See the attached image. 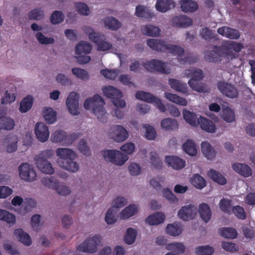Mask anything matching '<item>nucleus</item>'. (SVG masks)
I'll return each instance as SVG.
<instances>
[{
    "mask_svg": "<svg viewBox=\"0 0 255 255\" xmlns=\"http://www.w3.org/2000/svg\"><path fill=\"white\" fill-rule=\"evenodd\" d=\"M56 153L60 158L57 163L60 167L72 172H76L79 170L78 164L73 161L77 155L73 150L67 148H58Z\"/></svg>",
    "mask_w": 255,
    "mask_h": 255,
    "instance_id": "nucleus-1",
    "label": "nucleus"
},
{
    "mask_svg": "<svg viewBox=\"0 0 255 255\" xmlns=\"http://www.w3.org/2000/svg\"><path fill=\"white\" fill-rule=\"evenodd\" d=\"M104 105L105 101L103 98L99 95L96 94L92 98H88L85 101L84 107L89 110L92 106L93 113L100 122L105 123L108 119V114L104 109Z\"/></svg>",
    "mask_w": 255,
    "mask_h": 255,
    "instance_id": "nucleus-2",
    "label": "nucleus"
},
{
    "mask_svg": "<svg viewBox=\"0 0 255 255\" xmlns=\"http://www.w3.org/2000/svg\"><path fill=\"white\" fill-rule=\"evenodd\" d=\"M147 44L153 50L157 51L168 50L170 53L178 55V57L184 53V50L181 46L166 44L164 41L162 40L149 39L147 41Z\"/></svg>",
    "mask_w": 255,
    "mask_h": 255,
    "instance_id": "nucleus-3",
    "label": "nucleus"
},
{
    "mask_svg": "<svg viewBox=\"0 0 255 255\" xmlns=\"http://www.w3.org/2000/svg\"><path fill=\"white\" fill-rule=\"evenodd\" d=\"M53 154L54 151L52 149H47L41 151L39 154L35 156V164L41 172L49 174L54 172V169L51 162L48 161Z\"/></svg>",
    "mask_w": 255,
    "mask_h": 255,
    "instance_id": "nucleus-4",
    "label": "nucleus"
},
{
    "mask_svg": "<svg viewBox=\"0 0 255 255\" xmlns=\"http://www.w3.org/2000/svg\"><path fill=\"white\" fill-rule=\"evenodd\" d=\"M188 77L190 78L188 84L192 90L199 92H206L205 87L203 84L199 83V81L204 77L203 71L199 68L192 67L186 71Z\"/></svg>",
    "mask_w": 255,
    "mask_h": 255,
    "instance_id": "nucleus-5",
    "label": "nucleus"
},
{
    "mask_svg": "<svg viewBox=\"0 0 255 255\" xmlns=\"http://www.w3.org/2000/svg\"><path fill=\"white\" fill-rule=\"evenodd\" d=\"M84 31L88 35L89 39L96 44L98 51H105L112 48V44L103 40L105 39L103 34L95 32L93 28L89 26H85Z\"/></svg>",
    "mask_w": 255,
    "mask_h": 255,
    "instance_id": "nucleus-6",
    "label": "nucleus"
},
{
    "mask_svg": "<svg viewBox=\"0 0 255 255\" xmlns=\"http://www.w3.org/2000/svg\"><path fill=\"white\" fill-rule=\"evenodd\" d=\"M104 159L107 162H111L116 165H121L128 159L127 154L117 150H105L101 151Z\"/></svg>",
    "mask_w": 255,
    "mask_h": 255,
    "instance_id": "nucleus-7",
    "label": "nucleus"
},
{
    "mask_svg": "<svg viewBox=\"0 0 255 255\" xmlns=\"http://www.w3.org/2000/svg\"><path fill=\"white\" fill-rule=\"evenodd\" d=\"M103 92L105 96L110 98L112 103L117 108H124L126 102L122 99L123 94L121 91L112 86H109L103 89Z\"/></svg>",
    "mask_w": 255,
    "mask_h": 255,
    "instance_id": "nucleus-8",
    "label": "nucleus"
},
{
    "mask_svg": "<svg viewBox=\"0 0 255 255\" xmlns=\"http://www.w3.org/2000/svg\"><path fill=\"white\" fill-rule=\"evenodd\" d=\"M42 183L46 187L54 189L59 195L65 196L70 193V189L63 184H60L54 177H43L41 179Z\"/></svg>",
    "mask_w": 255,
    "mask_h": 255,
    "instance_id": "nucleus-9",
    "label": "nucleus"
},
{
    "mask_svg": "<svg viewBox=\"0 0 255 255\" xmlns=\"http://www.w3.org/2000/svg\"><path fill=\"white\" fill-rule=\"evenodd\" d=\"M166 63L157 59H151L143 63V66L145 69L150 72H158L159 73L169 74L171 72L170 68H166Z\"/></svg>",
    "mask_w": 255,
    "mask_h": 255,
    "instance_id": "nucleus-10",
    "label": "nucleus"
},
{
    "mask_svg": "<svg viewBox=\"0 0 255 255\" xmlns=\"http://www.w3.org/2000/svg\"><path fill=\"white\" fill-rule=\"evenodd\" d=\"M136 99L149 103H155L156 106L161 112H165L166 110L165 106L162 103L161 100L153 96L149 92L138 91L135 94Z\"/></svg>",
    "mask_w": 255,
    "mask_h": 255,
    "instance_id": "nucleus-11",
    "label": "nucleus"
},
{
    "mask_svg": "<svg viewBox=\"0 0 255 255\" xmlns=\"http://www.w3.org/2000/svg\"><path fill=\"white\" fill-rule=\"evenodd\" d=\"M101 237L96 235L93 238L87 239L80 245L77 250L84 253H94L97 251V246L100 243Z\"/></svg>",
    "mask_w": 255,
    "mask_h": 255,
    "instance_id": "nucleus-12",
    "label": "nucleus"
},
{
    "mask_svg": "<svg viewBox=\"0 0 255 255\" xmlns=\"http://www.w3.org/2000/svg\"><path fill=\"white\" fill-rule=\"evenodd\" d=\"M217 88L220 92L226 97L234 99L238 96V91L234 85L224 82L219 81Z\"/></svg>",
    "mask_w": 255,
    "mask_h": 255,
    "instance_id": "nucleus-13",
    "label": "nucleus"
},
{
    "mask_svg": "<svg viewBox=\"0 0 255 255\" xmlns=\"http://www.w3.org/2000/svg\"><path fill=\"white\" fill-rule=\"evenodd\" d=\"M19 176L25 181H32L36 178V174L33 167L27 163H21L19 167Z\"/></svg>",
    "mask_w": 255,
    "mask_h": 255,
    "instance_id": "nucleus-14",
    "label": "nucleus"
},
{
    "mask_svg": "<svg viewBox=\"0 0 255 255\" xmlns=\"http://www.w3.org/2000/svg\"><path fill=\"white\" fill-rule=\"evenodd\" d=\"M79 95L75 92H71L68 95L66 104L70 114L73 115H78L79 111Z\"/></svg>",
    "mask_w": 255,
    "mask_h": 255,
    "instance_id": "nucleus-15",
    "label": "nucleus"
},
{
    "mask_svg": "<svg viewBox=\"0 0 255 255\" xmlns=\"http://www.w3.org/2000/svg\"><path fill=\"white\" fill-rule=\"evenodd\" d=\"M111 135L112 138L117 142H123L128 137V131L122 126H115L111 128Z\"/></svg>",
    "mask_w": 255,
    "mask_h": 255,
    "instance_id": "nucleus-16",
    "label": "nucleus"
},
{
    "mask_svg": "<svg viewBox=\"0 0 255 255\" xmlns=\"http://www.w3.org/2000/svg\"><path fill=\"white\" fill-rule=\"evenodd\" d=\"M197 213V208L191 204L182 207L178 213L179 218L184 221L193 219Z\"/></svg>",
    "mask_w": 255,
    "mask_h": 255,
    "instance_id": "nucleus-17",
    "label": "nucleus"
},
{
    "mask_svg": "<svg viewBox=\"0 0 255 255\" xmlns=\"http://www.w3.org/2000/svg\"><path fill=\"white\" fill-rule=\"evenodd\" d=\"M34 131L39 141L44 142L49 136L48 127L44 123L38 122L35 127Z\"/></svg>",
    "mask_w": 255,
    "mask_h": 255,
    "instance_id": "nucleus-18",
    "label": "nucleus"
},
{
    "mask_svg": "<svg viewBox=\"0 0 255 255\" xmlns=\"http://www.w3.org/2000/svg\"><path fill=\"white\" fill-rule=\"evenodd\" d=\"M222 48L218 46H214L213 50L206 52L204 58L206 61L209 62H220L222 60Z\"/></svg>",
    "mask_w": 255,
    "mask_h": 255,
    "instance_id": "nucleus-19",
    "label": "nucleus"
},
{
    "mask_svg": "<svg viewBox=\"0 0 255 255\" xmlns=\"http://www.w3.org/2000/svg\"><path fill=\"white\" fill-rule=\"evenodd\" d=\"M217 32L219 34L231 39H237L240 36L239 30L226 26L218 28Z\"/></svg>",
    "mask_w": 255,
    "mask_h": 255,
    "instance_id": "nucleus-20",
    "label": "nucleus"
},
{
    "mask_svg": "<svg viewBox=\"0 0 255 255\" xmlns=\"http://www.w3.org/2000/svg\"><path fill=\"white\" fill-rule=\"evenodd\" d=\"M197 123L200 125V128L202 130L210 133L215 132L216 126L214 123L212 121L206 118L200 117L198 120Z\"/></svg>",
    "mask_w": 255,
    "mask_h": 255,
    "instance_id": "nucleus-21",
    "label": "nucleus"
},
{
    "mask_svg": "<svg viewBox=\"0 0 255 255\" xmlns=\"http://www.w3.org/2000/svg\"><path fill=\"white\" fill-rule=\"evenodd\" d=\"M192 24V19L185 15L175 16L172 18V25L173 26L186 27Z\"/></svg>",
    "mask_w": 255,
    "mask_h": 255,
    "instance_id": "nucleus-22",
    "label": "nucleus"
},
{
    "mask_svg": "<svg viewBox=\"0 0 255 255\" xmlns=\"http://www.w3.org/2000/svg\"><path fill=\"white\" fill-rule=\"evenodd\" d=\"M165 161L168 165L176 170L181 169L185 166V161L176 156H166Z\"/></svg>",
    "mask_w": 255,
    "mask_h": 255,
    "instance_id": "nucleus-23",
    "label": "nucleus"
},
{
    "mask_svg": "<svg viewBox=\"0 0 255 255\" xmlns=\"http://www.w3.org/2000/svg\"><path fill=\"white\" fill-rule=\"evenodd\" d=\"M232 168L236 172L245 177H249L252 175V169L246 164L236 163L232 165Z\"/></svg>",
    "mask_w": 255,
    "mask_h": 255,
    "instance_id": "nucleus-24",
    "label": "nucleus"
},
{
    "mask_svg": "<svg viewBox=\"0 0 255 255\" xmlns=\"http://www.w3.org/2000/svg\"><path fill=\"white\" fill-rule=\"evenodd\" d=\"M180 4L182 10L185 12L195 11L198 8V3L192 0H181Z\"/></svg>",
    "mask_w": 255,
    "mask_h": 255,
    "instance_id": "nucleus-25",
    "label": "nucleus"
},
{
    "mask_svg": "<svg viewBox=\"0 0 255 255\" xmlns=\"http://www.w3.org/2000/svg\"><path fill=\"white\" fill-rule=\"evenodd\" d=\"M14 235L22 243L26 246H30L32 244L30 237L21 229H15Z\"/></svg>",
    "mask_w": 255,
    "mask_h": 255,
    "instance_id": "nucleus-26",
    "label": "nucleus"
},
{
    "mask_svg": "<svg viewBox=\"0 0 255 255\" xmlns=\"http://www.w3.org/2000/svg\"><path fill=\"white\" fill-rule=\"evenodd\" d=\"M174 2L172 0H158L155 5L157 10L163 12L174 7Z\"/></svg>",
    "mask_w": 255,
    "mask_h": 255,
    "instance_id": "nucleus-27",
    "label": "nucleus"
},
{
    "mask_svg": "<svg viewBox=\"0 0 255 255\" xmlns=\"http://www.w3.org/2000/svg\"><path fill=\"white\" fill-rule=\"evenodd\" d=\"M168 84L171 88L176 91L183 93H186L188 91L186 84L183 83L178 80L170 78L168 80Z\"/></svg>",
    "mask_w": 255,
    "mask_h": 255,
    "instance_id": "nucleus-28",
    "label": "nucleus"
},
{
    "mask_svg": "<svg viewBox=\"0 0 255 255\" xmlns=\"http://www.w3.org/2000/svg\"><path fill=\"white\" fill-rule=\"evenodd\" d=\"M199 213L202 219L206 223L209 222L211 217V211L206 203H202L199 207Z\"/></svg>",
    "mask_w": 255,
    "mask_h": 255,
    "instance_id": "nucleus-29",
    "label": "nucleus"
},
{
    "mask_svg": "<svg viewBox=\"0 0 255 255\" xmlns=\"http://www.w3.org/2000/svg\"><path fill=\"white\" fill-rule=\"evenodd\" d=\"M164 220V215L162 213L157 212L149 215L146 219V222L150 225H156L163 223Z\"/></svg>",
    "mask_w": 255,
    "mask_h": 255,
    "instance_id": "nucleus-30",
    "label": "nucleus"
},
{
    "mask_svg": "<svg viewBox=\"0 0 255 255\" xmlns=\"http://www.w3.org/2000/svg\"><path fill=\"white\" fill-rule=\"evenodd\" d=\"M222 47L224 50H233L236 52H239L243 48V45L240 43L226 40L222 42Z\"/></svg>",
    "mask_w": 255,
    "mask_h": 255,
    "instance_id": "nucleus-31",
    "label": "nucleus"
},
{
    "mask_svg": "<svg viewBox=\"0 0 255 255\" xmlns=\"http://www.w3.org/2000/svg\"><path fill=\"white\" fill-rule=\"evenodd\" d=\"M92 50V46L86 41H80L75 47V53L76 55H81L82 53L89 54Z\"/></svg>",
    "mask_w": 255,
    "mask_h": 255,
    "instance_id": "nucleus-32",
    "label": "nucleus"
},
{
    "mask_svg": "<svg viewBox=\"0 0 255 255\" xmlns=\"http://www.w3.org/2000/svg\"><path fill=\"white\" fill-rule=\"evenodd\" d=\"M201 150L203 154L208 159H213L216 155L214 148L207 142L204 141L201 143Z\"/></svg>",
    "mask_w": 255,
    "mask_h": 255,
    "instance_id": "nucleus-33",
    "label": "nucleus"
},
{
    "mask_svg": "<svg viewBox=\"0 0 255 255\" xmlns=\"http://www.w3.org/2000/svg\"><path fill=\"white\" fill-rule=\"evenodd\" d=\"M207 175L209 178L213 180L214 182L221 185H225L227 180L220 173L216 171L214 169H210L207 173Z\"/></svg>",
    "mask_w": 255,
    "mask_h": 255,
    "instance_id": "nucleus-34",
    "label": "nucleus"
},
{
    "mask_svg": "<svg viewBox=\"0 0 255 255\" xmlns=\"http://www.w3.org/2000/svg\"><path fill=\"white\" fill-rule=\"evenodd\" d=\"M104 22L105 26L112 30H117L121 26V22L112 16L106 17Z\"/></svg>",
    "mask_w": 255,
    "mask_h": 255,
    "instance_id": "nucleus-35",
    "label": "nucleus"
},
{
    "mask_svg": "<svg viewBox=\"0 0 255 255\" xmlns=\"http://www.w3.org/2000/svg\"><path fill=\"white\" fill-rule=\"evenodd\" d=\"M191 184L196 188L202 189L206 185L205 179L199 174H195L190 179Z\"/></svg>",
    "mask_w": 255,
    "mask_h": 255,
    "instance_id": "nucleus-36",
    "label": "nucleus"
},
{
    "mask_svg": "<svg viewBox=\"0 0 255 255\" xmlns=\"http://www.w3.org/2000/svg\"><path fill=\"white\" fill-rule=\"evenodd\" d=\"M160 31V29L157 26L152 25H147L141 27V31L143 34L150 36H157Z\"/></svg>",
    "mask_w": 255,
    "mask_h": 255,
    "instance_id": "nucleus-37",
    "label": "nucleus"
},
{
    "mask_svg": "<svg viewBox=\"0 0 255 255\" xmlns=\"http://www.w3.org/2000/svg\"><path fill=\"white\" fill-rule=\"evenodd\" d=\"M135 14L136 16L145 19L151 18L153 14L143 5H138L135 8Z\"/></svg>",
    "mask_w": 255,
    "mask_h": 255,
    "instance_id": "nucleus-38",
    "label": "nucleus"
},
{
    "mask_svg": "<svg viewBox=\"0 0 255 255\" xmlns=\"http://www.w3.org/2000/svg\"><path fill=\"white\" fill-rule=\"evenodd\" d=\"M161 127L166 130H171L178 128V124L174 119L165 118L161 122Z\"/></svg>",
    "mask_w": 255,
    "mask_h": 255,
    "instance_id": "nucleus-39",
    "label": "nucleus"
},
{
    "mask_svg": "<svg viewBox=\"0 0 255 255\" xmlns=\"http://www.w3.org/2000/svg\"><path fill=\"white\" fill-rule=\"evenodd\" d=\"M166 233L171 236H178L182 232L181 225L178 224H168L166 228Z\"/></svg>",
    "mask_w": 255,
    "mask_h": 255,
    "instance_id": "nucleus-40",
    "label": "nucleus"
},
{
    "mask_svg": "<svg viewBox=\"0 0 255 255\" xmlns=\"http://www.w3.org/2000/svg\"><path fill=\"white\" fill-rule=\"evenodd\" d=\"M183 150L188 154L191 156H194L197 153L196 145L191 140H187L182 145Z\"/></svg>",
    "mask_w": 255,
    "mask_h": 255,
    "instance_id": "nucleus-41",
    "label": "nucleus"
},
{
    "mask_svg": "<svg viewBox=\"0 0 255 255\" xmlns=\"http://www.w3.org/2000/svg\"><path fill=\"white\" fill-rule=\"evenodd\" d=\"M165 97L169 101L181 106H186L187 101L184 98L170 93H165Z\"/></svg>",
    "mask_w": 255,
    "mask_h": 255,
    "instance_id": "nucleus-42",
    "label": "nucleus"
},
{
    "mask_svg": "<svg viewBox=\"0 0 255 255\" xmlns=\"http://www.w3.org/2000/svg\"><path fill=\"white\" fill-rule=\"evenodd\" d=\"M43 117L48 124H51L56 121L57 115L52 108H48L43 111Z\"/></svg>",
    "mask_w": 255,
    "mask_h": 255,
    "instance_id": "nucleus-43",
    "label": "nucleus"
},
{
    "mask_svg": "<svg viewBox=\"0 0 255 255\" xmlns=\"http://www.w3.org/2000/svg\"><path fill=\"white\" fill-rule=\"evenodd\" d=\"M33 98L31 96H28L24 98L20 103L19 111L21 113H25L32 106Z\"/></svg>",
    "mask_w": 255,
    "mask_h": 255,
    "instance_id": "nucleus-44",
    "label": "nucleus"
},
{
    "mask_svg": "<svg viewBox=\"0 0 255 255\" xmlns=\"http://www.w3.org/2000/svg\"><path fill=\"white\" fill-rule=\"evenodd\" d=\"M220 235L225 238L235 239L238 233L235 229L232 228H223L219 230Z\"/></svg>",
    "mask_w": 255,
    "mask_h": 255,
    "instance_id": "nucleus-45",
    "label": "nucleus"
},
{
    "mask_svg": "<svg viewBox=\"0 0 255 255\" xmlns=\"http://www.w3.org/2000/svg\"><path fill=\"white\" fill-rule=\"evenodd\" d=\"M137 211V207L135 205H130L124 209L121 213L122 219H127L134 215Z\"/></svg>",
    "mask_w": 255,
    "mask_h": 255,
    "instance_id": "nucleus-46",
    "label": "nucleus"
},
{
    "mask_svg": "<svg viewBox=\"0 0 255 255\" xmlns=\"http://www.w3.org/2000/svg\"><path fill=\"white\" fill-rule=\"evenodd\" d=\"M68 136L64 131L62 130H57L52 134L51 140L52 142H62L65 141Z\"/></svg>",
    "mask_w": 255,
    "mask_h": 255,
    "instance_id": "nucleus-47",
    "label": "nucleus"
},
{
    "mask_svg": "<svg viewBox=\"0 0 255 255\" xmlns=\"http://www.w3.org/2000/svg\"><path fill=\"white\" fill-rule=\"evenodd\" d=\"M14 126V120L8 117H4L0 121V130H10L13 128Z\"/></svg>",
    "mask_w": 255,
    "mask_h": 255,
    "instance_id": "nucleus-48",
    "label": "nucleus"
},
{
    "mask_svg": "<svg viewBox=\"0 0 255 255\" xmlns=\"http://www.w3.org/2000/svg\"><path fill=\"white\" fill-rule=\"evenodd\" d=\"M118 210L114 208H110L106 213L105 221L108 224H112L115 223L118 217Z\"/></svg>",
    "mask_w": 255,
    "mask_h": 255,
    "instance_id": "nucleus-49",
    "label": "nucleus"
},
{
    "mask_svg": "<svg viewBox=\"0 0 255 255\" xmlns=\"http://www.w3.org/2000/svg\"><path fill=\"white\" fill-rule=\"evenodd\" d=\"M168 250L172 251L175 254H182L185 251V247L183 244L179 243H172L168 244L166 246Z\"/></svg>",
    "mask_w": 255,
    "mask_h": 255,
    "instance_id": "nucleus-50",
    "label": "nucleus"
},
{
    "mask_svg": "<svg viewBox=\"0 0 255 255\" xmlns=\"http://www.w3.org/2000/svg\"><path fill=\"white\" fill-rule=\"evenodd\" d=\"M0 220L12 224L15 222V216L12 214L2 209H0Z\"/></svg>",
    "mask_w": 255,
    "mask_h": 255,
    "instance_id": "nucleus-51",
    "label": "nucleus"
},
{
    "mask_svg": "<svg viewBox=\"0 0 255 255\" xmlns=\"http://www.w3.org/2000/svg\"><path fill=\"white\" fill-rule=\"evenodd\" d=\"M183 113L185 120L191 126H195L197 124L196 114L187 110H184Z\"/></svg>",
    "mask_w": 255,
    "mask_h": 255,
    "instance_id": "nucleus-52",
    "label": "nucleus"
},
{
    "mask_svg": "<svg viewBox=\"0 0 255 255\" xmlns=\"http://www.w3.org/2000/svg\"><path fill=\"white\" fill-rule=\"evenodd\" d=\"M137 232L136 230L133 228H128L127 231V234L125 236V242L128 245L132 244L135 241L136 237Z\"/></svg>",
    "mask_w": 255,
    "mask_h": 255,
    "instance_id": "nucleus-53",
    "label": "nucleus"
},
{
    "mask_svg": "<svg viewBox=\"0 0 255 255\" xmlns=\"http://www.w3.org/2000/svg\"><path fill=\"white\" fill-rule=\"evenodd\" d=\"M222 118L227 122H233L235 119V112L229 107L224 108L223 110Z\"/></svg>",
    "mask_w": 255,
    "mask_h": 255,
    "instance_id": "nucleus-54",
    "label": "nucleus"
},
{
    "mask_svg": "<svg viewBox=\"0 0 255 255\" xmlns=\"http://www.w3.org/2000/svg\"><path fill=\"white\" fill-rule=\"evenodd\" d=\"M200 35L202 38L206 40L218 39V35L215 34L211 30L209 29L207 27L204 28L202 29V31L200 33Z\"/></svg>",
    "mask_w": 255,
    "mask_h": 255,
    "instance_id": "nucleus-55",
    "label": "nucleus"
},
{
    "mask_svg": "<svg viewBox=\"0 0 255 255\" xmlns=\"http://www.w3.org/2000/svg\"><path fill=\"white\" fill-rule=\"evenodd\" d=\"M214 251V249L208 246H199L195 249L197 255H212Z\"/></svg>",
    "mask_w": 255,
    "mask_h": 255,
    "instance_id": "nucleus-56",
    "label": "nucleus"
},
{
    "mask_svg": "<svg viewBox=\"0 0 255 255\" xmlns=\"http://www.w3.org/2000/svg\"><path fill=\"white\" fill-rule=\"evenodd\" d=\"M64 20V15L62 11L55 10L50 16V21L53 24L62 22Z\"/></svg>",
    "mask_w": 255,
    "mask_h": 255,
    "instance_id": "nucleus-57",
    "label": "nucleus"
},
{
    "mask_svg": "<svg viewBox=\"0 0 255 255\" xmlns=\"http://www.w3.org/2000/svg\"><path fill=\"white\" fill-rule=\"evenodd\" d=\"M72 73L78 78L85 80L89 78L88 73L85 70L78 68L72 69Z\"/></svg>",
    "mask_w": 255,
    "mask_h": 255,
    "instance_id": "nucleus-58",
    "label": "nucleus"
},
{
    "mask_svg": "<svg viewBox=\"0 0 255 255\" xmlns=\"http://www.w3.org/2000/svg\"><path fill=\"white\" fill-rule=\"evenodd\" d=\"M75 7L77 12L81 15H88L90 13V9L88 6L83 2H76Z\"/></svg>",
    "mask_w": 255,
    "mask_h": 255,
    "instance_id": "nucleus-59",
    "label": "nucleus"
},
{
    "mask_svg": "<svg viewBox=\"0 0 255 255\" xmlns=\"http://www.w3.org/2000/svg\"><path fill=\"white\" fill-rule=\"evenodd\" d=\"M150 161L152 165L156 169H160L162 165V160L155 152H150Z\"/></svg>",
    "mask_w": 255,
    "mask_h": 255,
    "instance_id": "nucleus-60",
    "label": "nucleus"
},
{
    "mask_svg": "<svg viewBox=\"0 0 255 255\" xmlns=\"http://www.w3.org/2000/svg\"><path fill=\"white\" fill-rule=\"evenodd\" d=\"M219 206L221 210L226 213H229L231 211V201L223 198L219 202Z\"/></svg>",
    "mask_w": 255,
    "mask_h": 255,
    "instance_id": "nucleus-61",
    "label": "nucleus"
},
{
    "mask_svg": "<svg viewBox=\"0 0 255 255\" xmlns=\"http://www.w3.org/2000/svg\"><path fill=\"white\" fill-rule=\"evenodd\" d=\"M162 194L168 201L171 203H176L178 201V198L169 189H164L162 191Z\"/></svg>",
    "mask_w": 255,
    "mask_h": 255,
    "instance_id": "nucleus-62",
    "label": "nucleus"
},
{
    "mask_svg": "<svg viewBox=\"0 0 255 255\" xmlns=\"http://www.w3.org/2000/svg\"><path fill=\"white\" fill-rule=\"evenodd\" d=\"M36 38L39 42L42 44H53L54 42V39L53 38L46 37L40 32H38L36 34Z\"/></svg>",
    "mask_w": 255,
    "mask_h": 255,
    "instance_id": "nucleus-63",
    "label": "nucleus"
},
{
    "mask_svg": "<svg viewBox=\"0 0 255 255\" xmlns=\"http://www.w3.org/2000/svg\"><path fill=\"white\" fill-rule=\"evenodd\" d=\"M232 211L238 219L241 220L246 219V214L243 207L240 206H234L232 209Z\"/></svg>",
    "mask_w": 255,
    "mask_h": 255,
    "instance_id": "nucleus-64",
    "label": "nucleus"
}]
</instances>
